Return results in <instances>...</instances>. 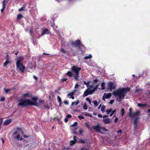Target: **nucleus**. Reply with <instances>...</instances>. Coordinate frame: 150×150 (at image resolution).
<instances>
[{
	"mask_svg": "<svg viewBox=\"0 0 150 150\" xmlns=\"http://www.w3.org/2000/svg\"><path fill=\"white\" fill-rule=\"evenodd\" d=\"M61 51L63 53H65L66 52V51L62 48L61 49Z\"/></svg>",
	"mask_w": 150,
	"mask_h": 150,
	"instance_id": "8fccbe9b",
	"label": "nucleus"
},
{
	"mask_svg": "<svg viewBox=\"0 0 150 150\" xmlns=\"http://www.w3.org/2000/svg\"><path fill=\"white\" fill-rule=\"evenodd\" d=\"M71 115L70 114L66 116V117L68 119L71 118Z\"/></svg>",
	"mask_w": 150,
	"mask_h": 150,
	"instance_id": "6e6d98bb",
	"label": "nucleus"
},
{
	"mask_svg": "<svg viewBox=\"0 0 150 150\" xmlns=\"http://www.w3.org/2000/svg\"><path fill=\"white\" fill-rule=\"evenodd\" d=\"M103 121L104 124H109L111 123L110 119L109 118L103 119Z\"/></svg>",
	"mask_w": 150,
	"mask_h": 150,
	"instance_id": "a211bd4d",
	"label": "nucleus"
},
{
	"mask_svg": "<svg viewBox=\"0 0 150 150\" xmlns=\"http://www.w3.org/2000/svg\"><path fill=\"white\" fill-rule=\"evenodd\" d=\"M86 100L88 101L89 102L90 104H91V99L88 98H86Z\"/></svg>",
	"mask_w": 150,
	"mask_h": 150,
	"instance_id": "c03bdc74",
	"label": "nucleus"
},
{
	"mask_svg": "<svg viewBox=\"0 0 150 150\" xmlns=\"http://www.w3.org/2000/svg\"><path fill=\"white\" fill-rule=\"evenodd\" d=\"M29 33H30V35L31 36H32V34H33V31L32 30L30 29L29 30Z\"/></svg>",
	"mask_w": 150,
	"mask_h": 150,
	"instance_id": "a18cd8bd",
	"label": "nucleus"
},
{
	"mask_svg": "<svg viewBox=\"0 0 150 150\" xmlns=\"http://www.w3.org/2000/svg\"><path fill=\"white\" fill-rule=\"evenodd\" d=\"M98 117L99 118H102V115L100 114H98Z\"/></svg>",
	"mask_w": 150,
	"mask_h": 150,
	"instance_id": "0e129e2a",
	"label": "nucleus"
},
{
	"mask_svg": "<svg viewBox=\"0 0 150 150\" xmlns=\"http://www.w3.org/2000/svg\"><path fill=\"white\" fill-rule=\"evenodd\" d=\"M65 75L70 77H72L73 76V74L72 73L71 71H69L66 74H65Z\"/></svg>",
	"mask_w": 150,
	"mask_h": 150,
	"instance_id": "6ab92c4d",
	"label": "nucleus"
},
{
	"mask_svg": "<svg viewBox=\"0 0 150 150\" xmlns=\"http://www.w3.org/2000/svg\"><path fill=\"white\" fill-rule=\"evenodd\" d=\"M105 106L104 105H103L102 106L101 110V111L103 112H105Z\"/></svg>",
	"mask_w": 150,
	"mask_h": 150,
	"instance_id": "2f4dec72",
	"label": "nucleus"
},
{
	"mask_svg": "<svg viewBox=\"0 0 150 150\" xmlns=\"http://www.w3.org/2000/svg\"><path fill=\"white\" fill-rule=\"evenodd\" d=\"M125 114V109L123 108L121 109V115L122 116H123Z\"/></svg>",
	"mask_w": 150,
	"mask_h": 150,
	"instance_id": "c85d7f7f",
	"label": "nucleus"
},
{
	"mask_svg": "<svg viewBox=\"0 0 150 150\" xmlns=\"http://www.w3.org/2000/svg\"><path fill=\"white\" fill-rule=\"evenodd\" d=\"M57 100H58V101L59 102H59H60V103H62V100H61V98L59 96H57Z\"/></svg>",
	"mask_w": 150,
	"mask_h": 150,
	"instance_id": "f704fd0d",
	"label": "nucleus"
},
{
	"mask_svg": "<svg viewBox=\"0 0 150 150\" xmlns=\"http://www.w3.org/2000/svg\"><path fill=\"white\" fill-rule=\"evenodd\" d=\"M6 0H4L2 2V7L4 8H6V4L7 3V2L6 3Z\"/></svg>",
	"mask_w": 150,
	"mask_h": 150,
	"instance_id": "a878e982",
	"label": "nucleus"
},
{
	"mask_svg": "<svg viewBox=\"0 0 150 150\" xmlns=\"http://www.w3.org/2000/svg\"><path fill=\"white\" fill-rule=\"evenodd\" d=\"M79 142L84 144L85 143V142L84 140L80 139L79 140Z\"/></svg>",
	"mask_w": 150,
	"mask_h": 150,
	"instance_id": "e433bc0d",
	"label": "nucleus"
},
{
	"mask_svg": "<svg viewBox=\"0 0 150 150\" xmlns=\"http://www.w3.org/2000/svg\"><path fill=\"white\" fill-rule=\"evenodd\" d=\"M5 100V97H2L0 99V101H4Z\"/></svg>",
	"mask_w": 150,
	"mask_h": 150,
	"instance_id": "a19ab883",
	"label": "nucleus"
},
{
	"mask_svg": "<svg viewBox=\"0 0 150 150\" xmlns=\"http://www.w3.org/2000/svg\"><path fill=\"white\" fill-rule=\"evenodd\" d=\"M3 122L2 119V118L0 120V129L1 128V125Z\"/></svg>",
	"mask_w": 150,
	"mask_h": 150,
	"instance_id": "37998d69",
	"label": "nucleus"
},
{
	"mask_svg": "<svg viewBox=\"0 0 150 150\" xmlns=\"http://www.w3.org/2000/svg\"><path fill=\"white\" fill-rule=\"evenodd\" d=\"M86 125L88 129H90V126L87 123H86Z\"/></svg>",
	"mask_w": 150,
	"mask_h": 150,
	"instance_id": "13d9d810",
	"label": "nucleus"
},
{
	"mask_svg": "<svg viewBox=\"0 0 150 150\" xmlns=\"http://www.w3.org/2000/svg\"><path fill=\"white\" fill-rule=\"evenodd\" d=\"M137 105L139 107H144L146 106V105L145 104H142L141 103H138L137 104Z\"/></svg>",
	"mask_w": 150,
	"mask_h": 150,
	"instance_id": "b1692460",
	"label": "nucleus"
},
{
	"mask_svg": "<svg viewBox=\"0 0 150 150\" xmlns=\"http://www.w3.org/2000/svg\"><path fill=\"white\" fill-rule=\"evenodd\" d=\"M67 80V79L66 78H64L63 79H61V81L62 82H64V81H66Z\"/></svg>",
	"mask_w": 150,
	"mask_h": 150,
	"instance_id": "ea45409f",
	"label": "nucleus"
},
{
	"mask_svg": "<svg viewBox=\"0 0 150 150\" xmlns=\"http://www.w3.org/2000/svg\"><path fill=\"white\" fill-rule=\"evenodd\" d=\"M75 91V90H74L73 92H70V93H69L67 96H71V97H72L73 96H74V92Z\"/></svg>",
	"mask_w": 150,
	"mask_h": 150,
	"instance_id": "4be33fe9",
	"label": "nucleus"
},
{
	"mask_svg": "<svg viewBox=\"0 0 150 150\" xmlns=\"http://www.w3.org/2000/svg\"><path fill=\"white\" fill-rule=\"evenodd\" d=\"M79 74H76L74 76V79L77 81L79 80Z\"/></svg>",
	"mask_w": 150,
	"mask_h": 150,
	"instance_id": "5701e85b",
	"label": "nucleus"
},
{
	"mask_svg": "<svg viewBox=\"0 0 150 150\" xmlns=\"http://www.w3.org/2000/svg\"><path fill=\"white\" fill-rule=\"evenodd\" d=\"M73 140H71L70 141V144L71 145H74L76 142L77 140L76 139V137L75 136H73Z\"/></svg>",
	"mask_w": 150,
	"mask_h": 150,
	"instance_id": "4468645a",
	"label": "nucleus"
},
{
	"mask_svg": "<svg viewBox=\"0 0 150 150\" xmlns=\"http://www.w3.org/2000/svg\"><path fill=\"white\" fill-rule=\"evenodd\" d=\"M24 59V58L22 56H20L18 57L16 62V64H21V62Z\"/></svg>",
	"mask_w": 150,
	"mask_h": 150,
	"instance_id": "2eb2a0df",
	"label": "nucleus"
},
{
	"mask_svg": "<svg viewBox=\"0 0 150 150\" xmlns=\"http://www.w3.org/2000/svg\"><path fill=\"white\" fill-rule=\"evenodd\" d=\"M112 108H110L109 109H107L106 110V112L107 114H109L110 112H111V113L110 114V116L111 117L112 116V115L115 113L114 116L115 117L116 115V109H115L113 110L112 111Z\"/></svg>",
	"mask_w": 150,
	"mask_h": 150,
	"instance_id": "1a4fd4ad",
	"label": "nucleus"
},
{
	"mask_svg": "<svg viewBox=\"0 0 150 150\" xmlns=\"http://www.w3.org/2000/svg\"><path fill=\"white\" fill-rule=\"evenodd\" d=\"M118 120V118L117 117H116L114 120V122L115 123H116Z\"/></svg>",
	"mask_w": 150,
	"mask_h": 150,
	"instance_id": "4d7b16f0",
	"label": "nucleus"
},
{
	"mask_svg": "<svg viewBox=\"0 0 150 150\" xmlns=\"http://www.w3.org/2000/svg\"><path fill=\"white\" fill-rule=\"evenodd\" d=\"M17 133H18V132H17V131H16V132H14L13 133V135H15L16 134H17Z\"/></svg>",
	"mask_w": 150,
	"mask_h": 150,
	"instance_id": "69168bd1",
	"label": "nucleus"
},
{
	"mask_svg": "<svg viewBox=\"0 0 150 150\" xmlns=\"http://www.w3.org/2000/svg\"><path fill=\"white\" fill-rule=\"evenodd\" d=\"M4 91L5 93L6 94L8 93V92L12 90L11 89H6L5 88L4 89Z\"/></svg>",
	"mask_w": 150,
	"mask_h": 150,
	"instance_id": "c756f323",
	"label": "nucleus"
},
{
	"mask_svg": "<svg viewBox=\"0 0 150 150\" xmlns=\"http://www.w3.org/2000/svg\"><path fill=\"white\" fill-rule=\"evenodd\" d=\"M64 103L65 104L68 105L69 104L68 101L67 100L64 101Z\"/></svg>",
	"mask_w": 150,
	"mask_h": 150,
	"instance_id": "052dcab7",
	"label": "nucleus"
},
{
	"mask_svg": "<svg viewBox=\"0 0 150 150\" xmlns=\"http://www.w3.org/2000/svg\"><path fill=\"white\" fill-rule=\"evenodd\" d=\"M138 119V117H137L135 118L134 121V129L135 130L137 129L138 126L137 121Z\"/></svg>",
	"mask_w": 150,
	"mask_h": 150,
	"instance_id": "ddd939ff",
	"label": "nucleus"
},
{
	"mask_svg": "<svg viewBox=\"0 0 150 150\" xmlns=\"http://www.w3.org/2000/svg\"><path fill=\"white\" fill-rule=\"evenodd\" d=\"M59 119L58 116H57L53 118V120H59Z\"/></svg>",
	"mask_w": 150,
	"mask_h": 150,
	"instance_id": "603ef678",
	"label": "nucleus"
},
{
	"mask_svg": "<svg viewBox=\"0 0 150 150\" xmlns=\"http://www.w3.org/2000/svg\"><path fill=\"white\" fill-rule=\"evenodd\" d=\"M78 117L80 120H82L84 119V117L83 116H78Z\"/></svg>",
	"mask_w": 150,
	"mask_h": 150,
	"instance_id": "79ce46f5",
	"label": "nucleus"
},
{
	"mask_svg": "<svg viewBox=\"0 0 150 150\" xmlns=\"http://www.w3.org/2000/svg\"><path fill=\"white\" fill-rule=\"evenodd\" d=\"M130 91V88L129 87L120 88L113 91L112 93L115 97H119V99L117 98V101L120 102L124 98L126 93Z\"/></svg>",
	"mask_w": 150,
	"mask_h": 150,
	"instance_id": "f257e3e1",
	"label": "nucleus"
},
{
	"mask_svg": "<svg viewBox=\"0 0 150 150\" xmlns=\"http://www.w3.org/2000/svg\"><path fill=\"white\" fill-rule=\"evenodd\" d=\"M6 60L9 61V56L8 54H6Z\"/></svg>",
	"mask_w": 150,
	"mask_h": 150,
	"instance_id": "864d4df0",
	"label": "nucleus"
},
{
	"mask_svg": "<svg viewBox=\"0 0 150 150\" xmlns=\"http://www.w3.org/2000/svg\"><path fill=\"white\" fill-rule=\"evenodd\" d=\"M83 108L84 109L86 110L88 108L87 106L86 103H84L83 106Z\"/></svg>",
	"mask_w": 150,
	"mask_h": 150,
	"instance_id": "4c0bfd02",
	"label": "nucleus"
},
{
	"mask_svg": "<svg viewBox=\"0 0 150 150\" xmlns=\"http://www.w3.org/2000/svg\"><path fill=\"white\" fill-rule=\"evenodd\" d=\"M92 56L91 54H89L88 56H85L84 59H91L92 58Z\"/></svg>",
	"mask_w": 150,
	"mask_h": 150,
	"instance_id": "7c9ffc66",
	"label": "nucleus"
},
{
	"mask_svg": "<svg viewBox=\"0 0 150 150\" xmlns=\"http://www.w3.org/2000/svg\"><path fill=\"white\" fill-rule=\"evenodd\" d=\"M22 96L24 98L28 97V98H30L32 97V95L31 93H25L22 95Z\"/></svg>",
	"mask_w": 150,
	"mask_h": 150,
	"instance_id": "dca6fc26",
	"label": "nucleus"
},
{
	"mask_svg": "<svg viewBox=\"0 0 150 150\" xmlns=\"http://www.w3.org/2000/svg\"><path fill=\"white\" fill-rule=\"evenodd\" d=\"M92 127L93 129L96 130L97 132L102 134L103 133L101 132L100 129H102L105 131H108V129H106L104 127L100 126L98 125L96 126H92Z\"/></svg>",
	"mask_w": 150,
	"mask_h": 150,
	"instance_id": "423d86ee",
	"label": "nucleus"
},
{
	"mask_svg": "<svg viewBox=\"0 0 150 150\" xmlns=\"http://www.w3.org/2000/svg\"><path fill=\"white\" fill-rule=\"evenodd\" d=\"M23 17V16L21 14H19L17 16V19L18 20L20 19Z\"/></svg>",
	"mask_w": 150,
	"mask_h": 150,
	"instance_id": "cd10ccee",
	"label": "nucleus"
},
{
	"mask_svg": "<svg viewBox=\"0 0 150 150\" xmlns=\"http://www.w3.org/2000/svg\"><path fill=\"white\" fill-rule=\"evenodd\" d=\"M33 78L34 79H35L36 81H37L38 79V77L36 76H33Z\"/></svg>",
	"mask_w": 150,
	"mask_h": 150,
	"instance_id": "bf43d9fd",
	"label": "nucleus"
},
{
	"mask_svg": "<svg viewBox=\"0 0 150 150\" xmlns=\"http://www.w3.org/2000/svg\"><path fill=\"white\" fill-rule=\"evenodd\" d=\"M84 115L86 116H88L89 115V114L88 113H86L84 114Z\"/></svg>",
	"mask_w": 150,
	"mask_h": 150,
	"instance_id": "774afa93",
	"label": "nucleus"
},
{
	"mask_svg": "<svg viewBox=\"0 0 150 150\" xmlns=\"http://www.w3.org/2000/svg\"><path fill=\"white\" fill-rule=\"evenodd\" d=\"M25 8V6L22 7L20 8L18 10L19 11H21L23 10L24 8Z\"/></svg>",
	"mask_w": 150,
	"mask_h": 150,
	"instance_id": "de8ad7c7",
	"label": "nucleus"
},
{
	"mask_svg": "<svg viewBox=\"0 0 150 150\" xmlns=\"http://www.w3.org/2000/svg\"><path fill=\"white\" fill-rule=\"evenodd\" d=\"M20 135L19 134H18L16 137H14V139H16L18 141L21 140H22V138H21L20 139Z\"/></svg>",
	"mask_w": 150,
	"mask_h": 150,
	"instance_id": "aec40b11",
	"label": "nucleus"
},
{
	"mask_svg": "<svg viewBox=\"0 0 150 150\" xmlns=\"http://www.w3.org/2000/svg\"><path fill=\"white\" fill-rule=\"evenodd\" d=\"M90 83V81H88L87 82L86 84V86L88 88L89 87V83Z\"/></svg>",
	"mask_w": 150,
	"mask_h": 150,
	"instance_id": "49530a36",
	"label": "nucleus"
},
{
	"mask_svg": "<svg viewBox=\"0 0 150 150\" xmlns=\"http://www.w3.org/2000/svg\"><path fill=\"white\" fill-rule=\"evenodd\" d=\"M44 102V100H39V103L40 104L43 103Z\"/></svg>",
	"mask_w": 150,
	"mask_h": 150,
	"instance_id": "3c124183",
	"label": "nucleus"
},
{
	"mask_svg": "<svg viewBox=\"0 0 150 150\" xmlns=\"http://www.w3.org/2000/svg\"><path fill=\"white\" fill-rule=\"evenodd\" d=\"M16 66L17 70L20 71L22 73H24L25 67L23 64H16Z\"/></svg>",
	"mask_w": 150,
	"mask_h": 150,
	"instance_id": "0eeeda50",
	"label": "nucleus"
},
{
	"mask_svg": "<svg viewBox=\"0 0 150 150\" xmlns=\"http://www.w3.org/2000/svg\"><path fill=\"white\" fill-rule=\"evenodd\" d=\"M94 86L92 85H91L89 86V87L87 88H89V90H90V89L91 88H94Z\"/></svg>",
	"mask_w": 150,
	"mask_h": 150,
	"instance_id": "5fc2aeb1",
	"label": "nucleus"
},
{
	"mask_svg": "<svg viewBox=\"0 0 150 150\" xmlns=\"http://www.w3.org/2000/svg\"><path fill=\"white\" fill-rule=\"evenodd\" d=\"M5 8L2 7V8L1 9V12L2 13L4 12Z\"/></svg>",
	"mask_w": 150,
	"mask_h": 150,
	"instance_id": "680f3d73",
	"label": "nucleus"
},
{
	"mask_svg": "<svg viewBox=\"0 0 150 150\" xmlns=\"http://www.w3.org/2000/svg\"><path fill=\"white\" fill-rule=\"evenodd\" d=\"M98 85L95 86L94 88L91 90H89V88H87L84 91L83 95V97L87 96L88 95H91L98 88Z\"/></svg>",
	"mask_w": 150,
	"mask_h": 150,
	"instance_id": "20e7f679",
	"label": "nucleus"
},
{
	"mask_svg": "<svg viewBox=\"0 0 150 150\" xmlns=\"http://www.w3.org/2000/svg\"><path fill=\"white\" fill-rule=\"evenodd\" d=\"M11 121L12 120L11 119H7L4 122L3 125H8L11 122Z\"/></svg>",
	"mask_w": 150,
	"mask_h": 150,
	"instance_id": "f3484780",
	"label": "nucleus"
},
{
	"mask_svg": "<svg viewBox=\"0 0 150 150\" xmlns=\"http://www.w3.org/2000/svg\"><path fill=\"white\" fill-rule=\"evenodd\" d=\"M32 100H33V101H32V102L33 103L34 105H35L37 107H40V105L38 103H37L36 102V101L38 100V98L37 97H33L32 98Z\"/></svg>",
	"mask_w": 150,
	"mask_h": 150,
	"instance_id": "9b49d317",
	"label": "nucleus"
},
{
	"mask_svg": "<svg viewBox=\"0 0 150 150\" xmlns=\"http://www.w3.org/2000/svg\"><path fill=\"white\" fill-rule=\"evenodd\" d=\"M10 62L8 60H6V61L4 63V67H5L7 65H8Z\"/></svg>",
	"mask_w": 150,
	"mask_h": 150,
	"instance_id": "473e14b6",
	"label": "nucleus"
},
{
	"mask_svg": "<svg viewBox=\"0 0 150 150\" xmlns=\"http://www.w3.org/2000/svg\"><path fill=\"white\" fill-rule=\"evenodd\" d=\"M19 103L18 106H22L23 107H25L28 106L32 105H34L32 102V101L29 99H20L18 100Z\"/></svg>",
	"mask_w": 150,
	"mask_h": 150,
	"instance_id": "f03ea898",
	"label": "nucleus"
},
{
	"mask_svg": "<svg viewBox=\"0 0 150 150\" xmlns=\"http://www.w3.org/2000/svg\"><path fill=\"white\" fill-rule=\"evenodd\" d=\"M79 100H77L76 102H73L72 103L71 105H76L79 104Z\"/></svg>",
	"mask_w": 150,
	"mask_h": 150,
	"instance_id": "412c9836",
	"label": "nucleus"
},
{
	"mask_svg": "<svg viewBox=\"0 0 150 150\" xmlns=\"http://www.w3.org/2000/svg\"><path fill=\"white\" fill-rule=\"evenodd\" d=\"M108 117V115H104L103 116V118H105L106 117Z\"/></svg>",
	"mask_w": 150,
	"mask_h": 150,
	"instance_id": "338daca9",
	"label": "nucleus"
},
{
	"mask_svg": "<svg viewBox=\"0 0 150 150\" xmlns=\"http://www.w3.org/2000/svg\"><path fill=\"white\" fill-rule=\"evenodd\" d=\"M114 101L115 100H110L109 102V103L111 104H112L113 103Z\"/></svg>",
	"mask_w": 150,
	"mask_h": 150,
	"instance_id": "09e8293b",
	"label": "nucleus"
},
{
	"mask_svg": "<svg viewBox=\"0 0 150 150\" xmlns=\"http://www.w3.org/2000/svg\"><path fill=\"white\" fill-rule=\"evenodd\" d=\"M64 121L66 123H67L68 121V118L67 117L65 118L64 120Z\"/></svg>",
	"mask_w": 150,
	"mask_h": 150,
	"instance_id": "e2e57ef3",
	"label": "nucleus"
},
{
	"mask_svg": "<svg viewBox=\"0 0 150 150\" xmlns=\"http://www.w3.org/2000/svg\"><path fill=\"white\" fill-rule=\"evenodd\" d=\"M51 33L50 31L48 30V29L47 28H46L44 29L42 31L41 33V35L42 36H43L45 34H50Z\"/></svg>",
	"mask_w": 150,
	"mask_h": 150,
	"instance_id": "f8f14e48",
	"label": "nucleus"
},
{
	"mask_svg": "<svg viewBox=\"0 0 150 150\" xmlns=\"http://www.w3.org/2000/svg\"><path fill=\"white\" fill-rule=\"evenodd\" d=\"M115 86L114 84L112 82H110L108 83V88L109 89L111 90L115 89Z\"/></svg>",
	"mask_w": 150,
	"mask_h": 150,
	"instance_id": "9d476101",
	"label": "nucleus"
},
{
	"mask_svg": "<svg viewBox=\"0 0 150 150\" xmlns=\"http://www.w3.org/2000/svg\"><path fill=\"white\" fill-rule=\"evenodd\" d=\"M77 124L78 123L77 122H75L74 123L71 125V126L73 127H74L76 126L77 125Z\"/></svg>",
	"mask_w": 150,
	"mask_h": 150,
	"instance_id": "72a5a7b5",
	"label": "nucleus"
},
{
	"mask_svg": "<svg viewBox=\"0 0 150 150\" xmlns=\"http://www.w3.org/2000/svg\"><path fill=\"white\" fill-rule=\"evenodd\" d=\"M111 95L110 93H108L106 94L105 96V98L106 99L110 98L111 97Z\"/></svg>",
	"mask_w": 150,
	"mask_h": 150,
	"instance_id": "393cba45",
	"label": "nucleus"
},
{
	"mask_svg": "<svg viewBox=\"0 0 150 150\" xmlns=\"http://www.w3.org/2000/svg\"><path fill=\"white\" fill-rule=\"evenodd\" d=\"M96 106H97L98 105V103L97 101L94 100L92 102Z\"/></svg>",
	"mask_w": 150,
	"mask_h": 150,
	"instance_id": "c9c22d12",
	"label": "nucleus"
},
{
	"mask_svg": "<svg viewBox=\"0 0 150 150\" xmlns=\"http://www.w3.org/2000/svg\"><path fill=\"white\" fill-rule=\"evenodd\" d=\"M72 44L75 47H78L79 48V49L81 51V54L83 55L84 52L83 50L85 48L84 46L81 42L80 40H78L72 42Z\"/></svg>",
	"mask_w": 150,
	"mask_h": 150,
	"instance_id": "7ed1b4c3",
	"label": "nucleus"
},
{
	"mask_svg": "<svg viewBox=\"0 0 150 150\" xmlns=\"http://www.w3.org/2000/svg\"><path fill=\"white\" fill-rule=\"evenodd\" d=\"M101 89L104 90L105 89V83L104 82L102 83L101 84Z\"/></svg>",
	"mask_w": 150,
	"mask_h": 150,
	"instance_id": "bb28decb",
	"label": "nucleus"
},
{
	"mask_svg": "<svg viewBox=\"0 0 150 150\" xmlns=\"http://www.w3.org/2000/svg\"><path fill=\"white\" fill-rule=\"evenodd\" d=\"M80 135H81L83 132V129H80L79 131Z\"/></svg>",
	"mask_w": 150,
	"mask_h": 150,
	"instance_id": "58836bf2",
	"label": "nucleus"
},
{
	"mask_svg": "<svg viewBox=\"0 0 150 150\" xmlns=\"http://www.w3.org/2000/svg\"><path fill=\"white\" fill-rule=\"evenodd\" d=\"M129 117L135 118V119L136 117H138L139 116L140 113L139 111H137L135 112L132 113V108H129Z\"/></svg>",
	"mask_w": 150,
	"mask_h": 150,
	"instance_id": "39448f33",
	"label": "nucleus"
},
{
	"mask_svg": "<svg viewBox=\"0 0 150 150\" xmlns=\"http://www.w3.org/2000/svg\"><path fill=\"white\" fill-rule=\"evenodd\" d=\"M71 69L73 72H75L76 74H79V71L81 69V68L75 66L72 67Z\"/></svg>",
	"mask_w": 150,
	"mask_h": 150,
	"instance_id": "6e6552de",
	"label": "nucleus"
}]
</instances>
